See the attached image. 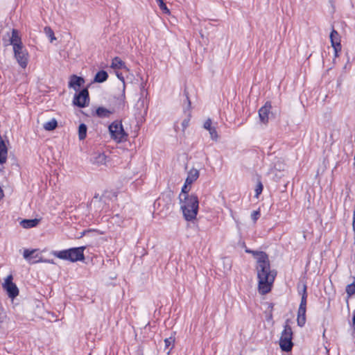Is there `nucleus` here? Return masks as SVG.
Masks as SVG:
<instances>
[{"instance_id":"bb28decb","label":"nucleus","mask_w":355,"mask_h":355,"mask_svg":"<svg viewBox=\"0 0 355 355\" xmlns=\"http://www.w3.org/2000/svg\"><path fill=\"white\" fill-rule=\"evenodd\" d=\"M44 31L47 36L50 38L51 42L55 40L54 32L50 27H45Z\"/></svg>"},{"instance_id":"f3484780","label":"nucleus","mask_w":355,"mask_h":355,"mask_svg":"<svg viewBox=\"0 0 355 355\" xmlns=\"http://www.w3.org/2000/svg\"><path fill=\"white\" fill-rule=\"evenodd\" d=\"M306 308L298 309L297 322L300 327H303L306 323Z\"/></svg>"},{"instance_id":"9b49d317","label":"nucleus","mask_w":355,"mask_h":355,"mask_svg":"<svg viewBox=\"0 0 355 355\" xmlns=\"http://www.w3.org/2000/svg\"><path fill=\"white\" fill-rule=\"evenodd\" d=\"M89 98L88 90H80L78 94H76L73 98L74 105L84 107L89 105Z\"/></svg>"},{"instance_id":"20e7f679","label":"nucleus","mask_w":355,"mask_h":355,"mask_svg":"<svg viewBox=\"0 0 355 355\" xmlns=\"http://www.w3.org/2000/svg\"><path fill=\"white\" fill-rule=\"evenodd\" d=\"M109 132L111 138L117 143L127 139L128 134L125 132L121 121H114L109 125Z\"/></svg>"},{"instance_id":"2eb2a0df","label":"nucleus","mask_w":355,"mask_h":355,"mask_svg":"<svg viewBox=\"0 0 355 355\" xmlns=\"http://www.w3.org/2000/svg\"><path fill=\"white\" fill-rule=\"evenodd\" d=\"M85 84V80L82 77L72 75L70 76L69 81V87L76 89V87H81Z\"/></svg>"},{"instance_id":"c756f323","label":"nucleus","mask_w":355,"mask_h":355,"mask_svg":"<svg viewBox=\"0 0 355 355\" xmlns=\"http://www.w3.org/2000/svg\"><path fill=\"white\" fill-rule=\"evenodd\" d=\"M263 184L262 183L259 181L258 182L257 186H256V188H255V197L257 198H259V195L261 193L262 191H263Z\"/></svg>"},{"instance_id":"423d86ee","label":"nucleus","mask_w":355,"mask_h":355,"mask_svg":"<svg viewBox=\"0 0 355 355\" xmlns=\"http://www.w3.org/2000/svg\"><path fill=\"white\" fill-rule=\"evenodd\" d=\"M13 277L11 275L7 276L2 283L3 291L8 296L13 300L19 295V289L17 285L12 281Z\"/></svg>"},{"instance_id":"72a5a7b5","label":"nucleus","mask_w":355,"mask_h":355,"mask_svg":"<svg viewBox=\"0 0 355 355\" xmlns=\"http://www.w3.org/2000/svg\"><path fill=\"white\" fill-rule=\"evenodd\" d=\"M184 96H185V98H186V99H187V103H188V107H190V105H191V101H190V100H189V98L188 93H187V92H184Z\"/></svg>"},{"instance_id":"aec40b11","label":"nucleus","mask_w":355,"mask_h":355,"mask_svg":"<svg viewBox=\"0 0 355 355\" xmlns=\"http://www.w3.org/2000/svg\"><path fill=\"white\" fill-rule=\"evenodd\" d=\"M108 78L107 73L105 71H100L96 74L94 81L96 83H103Z\"/></svg>"},{"instance_id":"7ed1b4c3","label":"nucleus","mask_w":355,"mask_h":355,"mask_svg":"<svg viewBox=\"0 0 355 355\" xmlns=\"http://www.w3.org/2000/svg\"><path fill=\"white\" fill-rule=\"evenodd\" d=\"M85 249V247L73 248L68 250L53 251L52 254L60 259L76 262L84 259Z\"/></svg>"},{"instance_id":"f704fd0d","label":"nucleus","mask_w":355,"mask_h":355,"mask_svg":"<svg viewBox=\"0 0 355 355\" xmlns=\"http://www.w3.org/2000/svg\"><path fill=\"white\" fill-rule=\"evenodd\" d=\"M3 196H4L3 191L1 189V187H0V200L3 198Z\"/></svg>"},{"instance_id":"6e6552de","label":"nucleus","mask_w":355,"mask_h":355,"mask_svg":"<svg viewBox=\"0 0 355 355\" xmlns=\"http://www.w3.org/2000/svg\"><path fill=\"white\" fill-rule=\"evenodd\" d=\"M13 52L17 63L21 68L25 69L28 63L29 54L28 51L23 46L18 47V49H14Z\"/></svg>"},{"instance_id":"7c9ffc66","label":"nucleus","mask_w":355,"mask_h":355,"mask_svg":"<svg viewBox=\"0 0 355 355\" xmlns=\"http://www.w3.org/2000/svg\"><path fill=\"white\" fill-rule=\"evenodd\" d=\"M259 216H260V211H259V210L254 211L251 214V218H252V220H253L254 223H255L257 220V219L259 218Z\"/></svg>"},{"instance_id":"f03ea898","label":"nucleus","mask_w":355,"mask_h":355,"mask_svg":"<svg viewBox=\"0 0 355 355\" xmlns=\"http://www.w3.org/2000/svg\"><path fill=\"white\" fill-rule=\"evenodd\" d=\"M180 209L184 219L187 221H192L196 219L198 209V198L195 194H189V192H183L179 195Z\"/></svg>"},{"instance_id":"9d476101","label":"nucleus","mask_w":355,"mask_h":355,"mask_svg":"<svg viewBox=\"0 0 355 355\" xmlns=\"http://www.w3.org/2000/svg\"><path fill=\"white\" fill-rule=\"evenodd\" d=\"M199 171L196 168H191L189 170L181 191L184 193L189 192L191 184L199 178Z\"/></svg>"},{"instance_id":"a878e982","label":"nucleus","mask_w":355,"mask_h":355,"mask_svg":"<svg viewBox=\"0 0 355 355\" xmlns=\"http://www.w3.org/2000/svg\"><path fill=\"white\" fill-rule=\"evenodd\" d=\"M164 343H165L166 349H169L168 352H167L168 354H169L171 349H172V347L173 346L174 338L172 337L166 338L164 340Z\"/></svg>"},{"instance_id":"39448f33","label":"nucleus","mask_w":355,"mask_h":355,"mask_svg":"<svg viewBox=\"0 0 355 355\" xmlns=\"http://www.w3.org/2000/svg\"><path fill=\"white\" fill-rule=\"evenodd\" d=\"M293 339V331L288 324L284 325V329L282 332L281 337L279 339V346L282 351L290 352L293 346L292 342Z\"/></svg>"},{"instance_id":"393cba45","label":"nucleus","mask_w":355,"mask_h":355,"mask_svg":"<svg viewBox=\"0 0 355 355\" xmlns=\"http://www.w3.org/2000/svg\"><path fill=\"white\" fill-rule=\"evenodd\" d=\"M110 114V112L104 107H98L96 110V114L100 117H107Z\"/></svg>"},{"instance_id":"4468645a","label":"nucleus","mask_w":355,"mask_h":355,"mask_svg":"<svg viewBox=\"0 0 355 355\" xmlns=\"http://www.w3.org/2000/svg\"><path fill=\"white\" fill-rule=\"evenodd\" d=\"M205 129H206L210 137L214 141H217L218 139V135L216 131V128L215 125H212V121L210 119H208L203 125Z\"/></svg>"},{"instance_id":"ddd939ff","label":"nucleus","mask_w":355,"mask_h":355,"mask_svg":"<svg viewBox=\"0 0 355 355\" xmlns=\"http://www.w3.org/2000/svg\"><path fill=\"white\" fill-rule=\"evenodd\" d=\"M10 44L12 46L13 49H18V47L24 46L18 30L15 28L12 30V35L10 39Z\"/></svg>"},{"instance_id":"f8f14e48","label":"nucleus","mask_w":355,"mask_h":355,"mask_svg":"<svg viewBox=\"0 0 355 355\" xmlns=\"http://www.w3.org/2000/svg\"><path fill=\"white\" fill-rule=\"evenodd\" d=\"M271 104L270 102H266L265 105L261 107L259 110V116L261 123L266 124L269 121V116L270 114Z\"/></svg>"},{"instance_id":"2f4dec72","label":"nucleus","mask_w":355,"mask_h":355,"mask_svg":"<svg viewBox=\"0 0 355 355\" xmlns=\"http://www.w3.org/2000/svg\"><path fill=\"white\" fill-rule=\"evenodd\" d=\"M285 166L282 162H278L275 164V169L277 171H284Z\"/></svg>"},{"instance_id":"473e14b6","label":"nucleus","mask_w":355,"mask_h":355,"mask_svg":"<svg viewBox=\"0 0 355 355\" xmlns=\"http://www.w3.org/2000/svg\"><path fill=\"white\" fill-rule=\"evenodd\" d=\"M245 252L248 253H251L253 254V256L256 258V253H263V252H257V251H252L248 249L245 250Z\"/></svg>"},{"instance_id":"c85d7f7f","label":"nucleus","mask_w":355,"mask_h":355,"mask_svg":"<svg viewBox=\"0 0 355 355\" xmlns=\"http://www.w3.org/2000/svg\"><path fill=\"white\" fill-rule=\"evenodd\" d=\"M346 292L348 296L355 294V283L347 285L346 287Z\"/></svg>"},{"instance_id":"c9c22d12","label":"nucleus","mask_w":355,"mask_h":355,"mask_svg":"<svg viewBox=\"0 0 355 355\" xmlns=\"http://www.w3.org/2000/svg\"><path fill=\"white\" fill-rule=\"evenodd\" d=\"M352 327L355 330V315L353 317Z\"/></svg>"},{"instance_id":"412c9836","label":"nucleus","mask_w":355,"mask_h":355,"mask_svg":"<svg viewBox=\"0 0 355 355\" xmlns=\"http://www.w3.org/2000/svg\"><path fill=\"white\" fill-rule=\"evenodd\" d=\"M58 125L57 121L55 119H52L49 121L44 123L43 127L46 130L51 131L56 128Z\"/></svg>"},{"instance_id":"0eeeda50","label":"nucleus","mask_w":355,"mask_h":355,"mask_svg":"<svg viewBox=\"0 0 355 355\" xmlns=\"http://www.w3.org/2000/svg\"><path fill=\"white\" fill-rule=\"evenodd\" d=\"M24 258L31 263H39V262H45L49 263H53L52 260H44L40 254V252L38 250H28L26 249L24 250L23 253Z\"/></svg>"},{"instance_id":"5701e85b","label":"nucleus","mask_w":355,"mask_h":355,"mask_svg":"<svg viewBox=\"0 0 355 355\" xmlns=\"http://www.w3.org/2000/svg\"><path fill=\"white\" fill-rule=\"evenodd\" d=\"M302 291H303V293H302V300H301V302H300L299 307L306 309L307 294H306V288L305 286H304Z\"/></svg>"},{"instance_id":"6ab92c4d","label":"nucleus","mask_w":355,"mask_h":355,"mask_svg":"<svg viewBox=\"0 0 355 355\" xmlns=\"http://www.w3.org/2000/svg\"><path fill=\"white\" fill-rule=\"evenodd\" d=\"M111 67L114 69H121L125 68V65L119 57H115L112 59Z\"/></svg>"},{"instance_id":"4be33fe9","label":"nucleus","mask_w":355,"mask_h":355,"mask_svg":"<svg viewBox=\"0 0 355 355\" xmlns=\"http://www.w3.org/2000/svg\"><path fill=\"white\" fill-rule=\"evenodd\" d=\"M87 126L82 123L79 125L78 128V137L79 139L83 140L86 137L87 135Z\"/></svg>"},{"instance_id":"dca6fc26","label":"nucleus","mask_w":355,"mask_h":355,"mask_svg":"<svg viewBox=\"0 0 355 355\" xmlns=\"http://www.w3.org/2000/svg\"><path fill=\"white\" fill-rule=\"evenodd\" d=\"M107 160V156L101 152H96L92 155V161L94 164L97 165L106 164Z\"/></svg>"},{"instance_id":"cd10ccee","label":"nucleus","mask_w":355,"mask_h":355,"mask_svg":"<svg viewBox=\"0 0 355 355\" xmlns=\"http://www.w3.org/2000/svg\"><path fill=\"white\" fill-rule=\"evenodd\" d=\"M189 121H190V115H189L187 118H185L181 123V129L180 130L182 132H184L185 130L187 128V127L189 126Z\"/></svg>"},{"instance_id":"b1692460","label":"nucleus","mask_w":355,"mask_h":355,"mask_svg":"<svg viewBox=\"0 0 355 355\" xmlns=\"http://www.w3.org/2000/svg\"><path fill=\"white\" fill-rule=\"evenodd\" d=\"M159 8L164 14H170V10L167 8L166 3L164 2V0H156Z\"/></svg>"},{"instance_id":"a211bd4d","label":"nucleus","mask_w":355,"mask_h":355,"mask_svg":"<svg viewBox=\"0 0 355 355\" xmlns=\"http://www.w3.org/2000/svg\"><path fill=\"white\" fill-rule=\"evenodd\" d=\"M39 223L38 219H25L21 221V225L26 229L31 228L37 226Z\"/></svg>"},{"instance_id":"1a4fd4ad","label":"nucleus","mask_w":355,"mask_h":355,"mask_svg":"<svg viewBox=\"0 0 355 355\" xmlns=\"http://www.w3.org/2000/svg\"><path fill=\"white\" fill-rule=\"evenodd\" d=\"M330 42L334 51V57L338 58L342 50L341 37L340 34L335 29H332L330 35Z\"/></svg>"},{"instance_id":"f257e3e1","label":"nucleus","mask_w":355,"mask_h":355,"mask_svg":"<svg viewBox=\"0 0 355 355\" xmlns=\"http://www.w3.org/2000/svg\"><path fill=\"white\" fill-rule=\"evenodd\" d=\"M258 290L261 295L269 293L275 280V273L270 270L266 253H256Z\"/></svg>"}]
</instances>
